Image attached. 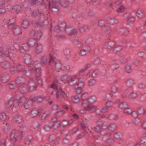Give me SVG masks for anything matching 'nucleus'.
<instances>
[{
	"instance_id": "41",
	"label": "nucleus",
	"mask_w": 146,
	"mask_h": 146,
	"mask_svg": "<svg viewBox=\"0 0 146 146\" xmlns=\"http://www.w3.org/2000/svg\"><path fill=\"white\" fill-rule=\"evenodd\" d=\"M135 20V18L133 17H130L128 20L127 22L129 24H130L133 23Z\"/></svg>"
},
{
	"instance_id": "26",
	"label": "nucleus",
	"mask_w": 146,
	"mask_h": 146,
	"mask_svg": "<svg viewBox=\"0 0 146 146\" xmlns=\"http://www.w3.org/2000/svg\"><path fill=\"white\" fill-rule=\"evenodd\" d=\"M108 21L111 24H113L116 23L117 20L115 19V18H111L108 19Z\"/></svg>"
},
{
	"instance_id": "54",
	"label": "nucleus",
	"mask_w": 146,
	"mask_h": 146,
	"mask_svg": "<svg viewBox=\"0 0 146 146\" xmlns=\"http://www.w3.org/2000/svg\"><path fill=\"white\" fill-rule=\"evenodd\" d=\"M108 109L106 107H104L101 109L100 111L102 112H105L107 111Z\"/></svg>"
},
{
	"instance_id": "1",
	"label": "nucleus",
	"mask_w": 146,
	"mask_h": 146,
	"mask_svg": "<svg viewBox=\"0 0 146 146\" xmlns=\"http://www.w3.org/2000/svg\"><path fill=\"white\" fill-rule=\"evenodd\" d=\"M38 1H32L31 2L30 9L33 8L32 13V15L34 17L38 16H44L42 10L40 9L41 6H38Z\"/></svg>"
},
{
	"instance_id": "45",
	"label": "nucleus",
	"mask_w": 146,
	"mask_h": 146,
	"mask_svg": "<svg viewBox=\"0 0 146 146\" xmlns=\"http://www.w3.org/2000/svg\"><path fill=\"white\" fill-rule=\"evenodd\" d=\"M88 94H83L82 95L81 98V99L83 100L86 99V100H87L86 99L87 97Z\"/></svg>"
},
{
	"instance_id": "11",
	"label": "nucleus",
	"mask_w": 146,
	"mask_h": 146,
	"mask_svg": "<svg viewBox=\"0 0 146 146\" xmlns=\"http://www.w3.org/2000/svg\"><path fill=\"white\" fill-rule=\"evenodd\" d=\"M9 78V75L6 73H3L1 75V79L3 83L7 82Z\"/></svg>"
},
{
	"instance_id": "57",
	"label": "nucleus",
	"mask_w": 146,
	"mask_h": 146,
	"mask_svg": "<svg viewBox=\"0 0 146 146\" xmlns=\"http://www.w3.org/2000/svg\"><path fill=\"white\" fill-rule=\"evenodd\" d=\"M98 73V71L97 70H95L92 74V76L93 77H95Z\"/></svg>"
},
{
	"instance_id": "21",
	"label": "nucleus",
	"mask_w": 146,
	"mask_h": 146,
	"mask_svg": "<svg viewBox=\"0 0 146 146\" xmlns=\"http://www.w3.org/2000/svg\"><path fill=\"white\" fill-rule=\"evenodd\" d=\"M116 128V125L114 123L111 124L109 125L108 128L109 130L112 131L115 130Z\"/></svg>"
},
{
	"instance_id": "46",
	"label": "nucleus",
	"mask_w": 146,
	"mask_h": 146,
	"mask_svg": "<svg viewBox=\"0 0 146 146\" xmlns=\"http://www.w3.org/2000/svg\"><path fill=\"white\" fill-rule=\"evenodd\" d=\"M140 142L143 144L146 143V137H144L141 138L140 140Z\"/></svg>"
},
{
	"instance_id": "12",
	"label": "nucleus",
	"mask_w": 146,
	"mask_h": 146,
	"mask_svg": "<svg viewBox=\"0 0 146 146\" xmlns=\"http://www.w3.org/2000/svg\"><path fill=\"white\" fill-rule=\"evenodd\" d=\"M13 33L15 35H18L21 33V29L19 26H15L13 29Z\"/></svg>"
},
{
	"instance_id": "31",
	"label": "nucleus",
	"mask_w": 146,
	"mask_h": 146,
	"mask_svg": "<svg viewBox=\"0 0 146 146\" xmlns=\"http://www.w3.org/2000/svg\"><path fill=\"white\" fill-rule=\"evenodd\" d=\"M25 102V99L24 98H23L20 101L18 102V105L20 106H22Z\"/></svg>"
},
{
	"instance_id": "39",
	"label": "nucleus",
	"mask_w": 146,
	"mask_h": 146,
	"mask_svg": "<svg viewBox=\"0 0 146 146\" xmlns=\"http://www.w3.org/2000/svg\"><path fill=\"white\" fill-rule=\"evenodd\" d=\"M63 113V111L62 110H60L57 112L55 113V115L56 116H60L62 115Z\"/></svg>"
},
{
	"instance_id": "38",
	"label": "nucleus",
	"mask_w": 146,
	"mask_h": 146,
	"mask_svg": "<svg viewBox=\"0 0 146 146\" xmlns=\"http://www.w3.org/2000/svg\"><path fill=\"white\" fill-rule=\"evenodd\" d=\"M132 112L131 109L129 108H128L127 109H125L124 110V112L128 114H130Z\"/></svg>"
},
{
	"instance_id": "30",
	"label": "nucleus",
	"mask_w": 146,
	"mask_h": 146,
	"mask_svg": "<svg viewBox=\"0 0 146 146\" xmlns=\"http://www.w3.org/2000/svg\"><path fill=\"white\" fill-rule=\"evenodd\" d=\"M15 23V19H9L8 23L9 25L10 26L14 24Z\"/></svg>"
},
{
	"instance_id": "13",
	"label": "nucleus",
	"mask_w": 146,
	"mask_h": 146,
	"mask_svg": "<svg viewBox=\"0 0 146 146\" xmlns=\"http://www.w3.org/2000/svg\"><path fill=\"white\" fill-rule=\"evenodd\" d=\"M90 66V65L89 64H88L84 68L79 70L78 71V76H81L84 74L85 73V71Z\"/></svg>"
},
{
	"instance_id": "50",
	"label": "nucleus",
	"mask_w": 146,
	"mask_h": 146,
	"mask_svg": "<svg viewBox=\"0 0 146 146\" xmlns=\"http://www.w3.org/2000/svg\"><path fill=\"white\" fill-rule=\"evenodd\" d=\"M117 91V88L115 86L113 87L111 89V92L112 93H115Z\"/></svg>"
},
{
	"instance_id": "59",
	"label": "nucleus",
	"mask_w": 146,
	"mask_h": 146,
	"mask_svg": "<svg viewBox=\"0 0 146 146\" xmlns=\"http://www.w3.org/2000/svg\"><path fill=\"white\" fill-rule=\"evenodd\" d=\"M54 135H52L51 136H50L49 138V140L50 141H52L54 139Z\"/></svg>"
},
{
	"instance_id": "44",
	"label": "nucleus",
	"mask_w": 146,
	"mask_h": 146,
	"mask_svg": "<svg viewBox=\"0 0 146 146\" xmlns=\"http://www.w3.org/2000/svg\"><path fill=\"white\" fill-rule=\"evenodd\" d=\"M121 49L122 48L121 46H117L115 48L114 50H113V52L115 53L116 51H119L121 50Z\"/></svg>"
},
{
	"instance_id": "36",
	"label": "nucleus",
	"mask_w": 146,
	"mask_h": 146,
	"mask_svg": "<svg viewBox=\"0 0 146 146\" xmlns=\"http://www.w3.org/2000/svg\"><path fill=\"white\" fill-rule=\"evenodd\" d=\"M103 28L104 30L107 32H108V31L110 32V27L106 25H105V26H104L103 27Z\"/></svg>"
},
{
	"instance_id": "16",
	"label": "nucleus",
	"mask_w": 146,
	"mask_h": 146,
	"mask_svg": "<svg viewBox=\"0 0 146 146\" xmlns=\"http://www.w3.org/2000/svg\"><path fill=\"white\" fill-rule=\"evenodd\" d=\"M29 21L28 20L26 19L23 22L22 26L24 28H27L29 27Z\"/></svg>"
},
{
	"instance_id": "52",
	"label": "nucleus",
	"mask_w": 146,
	"mask_h": 146,
	"mask_svg": "<svg viewBox=\"0 0 146 146\" xmlns=\"http://www.w3.org/2000/svg\"><path fill=\"white\" fill-rule=\"evenodd\" d=\"M86 123H85L84 122V121H83L81 123V126L84 129H85L87 127L85 125L86 124Z\"/></svg>"
},
{
	"instance_id": "19",
	"label": "nucleus",
	"mask_w": 146,
	"mask_h": 146,
	"mask_svg": "<svg viewBox=\"0 0 146 146\" xmlns=\"http://www.w3.org/2000/svg\"><path fill=\"white\" fill-rule=\"evenodd\" d=\"M28 50L26 44H24L21 46L19 48V50L21 52H24Z\"/></svg>"
},
{
	"instance_id": "33",
	"label": "nucleus",
	"mask_w": 146,
	"mask_h": 146,
	"mask_svg": "<svg viewBox=\"0 0 146 146\" xmlns=\"http://www.w3.org/2000/svg\"><path fill=\"white\" fill-rule=\"evenodd\" d=\"M35 69L36 72L37 73L36 74V77H38L40 76L41 75L40 69L38 68H35Z\"/></svg>"
},
{
	"instance_id": "17",
	"label": "nucleus",
	"mask_w": 146,
	"mask_h": 146,
	"mask_svg": "<svg viewBox=\"0 0 146 146\" xmlns=\"http://www.w3.org/2000/svg\"><path fill=\"white\" fill-rule=\"evenodd\" d=\"M42 50V46L41 44H37V46L35 48V52L36 54H38L41 53Z\"/></svg>"
},
{
	"instance_id": "42",
	"label": "nucleus",
	"mask_w": 146,
	"mask_h": 146,
	"mask_svg": "<svg viewBox=\"0 0 146 146\" xmlns=\"http://www.w3.org/2000/svg\"><path fill=\"white\" fill-rule=\"evenodd\" d=\"M70 68V67L69 65H68V66H64L63 65L62 66V70L65 71H68L69 70Z\"/></svg>"
},
{
	"instance_id": "49",
	"label": "nucleus",
	"mask_w": 146,
	"mask_h": 146,
	"mask_svg": "<svg viewBox=\"0 0 146 146\" xmlns=\"http://www.w3.org/2000/svg\"><path fill=\"white\" fill-rule=\"evenodd\" d=\"M95 80L94 79H91L88 82V84L90 86H91L94 84Z\"/></svg>"
},
{
	"instance_id": "29",
	"label": "nucleus",
	"mask_w": 146,
	"mask_h": 146,
	"mask_svg": "<svg viewBox=\"0 0 146 146\" xmlns=\"http://www.w3.org/2000/svg\"><path fill=\"white\" fill-rule=\"evenodd\" d=\"M22 119V117L20 116L18 117H15L14 120L16 123H18L21 121Z\"/></svg>"
},
{
	"instance_id": "6",
	"label": "nucleus",
	"mask_w": 146,
	"mask_h": 146,
	"mask_svg": "<svg viewBox=\"0 0 146 146\" xmlns=\"http://www.w3.org/2000/svg\"><path fill=\"white\" fill-rule=\"evenodd\" d=\"M96 101V98L94 96H92L90 97L88 100H85L83 102L82 104V106L84 107H86V105H87L88 103H93Z\"/></svg>"
},
{
	"instance_id": "5",
	"label": "nucleus",
	"mask_w": 146,
	"mask_h": 146,
	"mask_svg": "<svg viewBox=\"0 0 146 146\" xmlns=\"http://www.w3.org/2000/svg\"><path fill=\"white\" fill-rule=\"evenodd\" d=\"M60 124V122L59 121H57L55 122L52 126V125L50 123H48L46 125L45 129L47 131H49L51 127L53 128L54 129H56L58 127Z\"/></svg>"
},
{
	"instance_id": "61",
	"label": "nucleus",
	"mask_w": 146,
	"mask_h": 146,
	"mask_svg": "<svg viewBox=\"0 0 146 146\" xmlns=\"http://www.w3.org/2000/svg\"><path fill=\"white\" fill-rule=\"evenodd\" d=\"M36 78L37 82L39 84H40L42 82L41 80L38 77Z\"/></svg>"
},
{
	"instance_id": "62",
	"label": "nucleus",
	"mask_w": 146,
	"mask_h": 146,
	"mask_svg": "<svg viewBox=\"0 0 146 146\" xmlns=\"http://www.w3.org/2000/svg\"><path fill=\"white\" fill-rule=\"evenodd\" d=\"M95 130L97 132H99L100 130V129L99 127L98 126H96L94 128Z\"/></svg>"
},
{
	"instance_id": "14",
	"label": "nucleus",
	"mask_w": 146,
	"mask_h": 146,
	"mask_svg": "<svg viewBox=\"0 0 146 146\" xmlns=\"http://www.w3.org/2000/svg\"><path fill=\"white\" fill-rule=\"evenodd\" d=\"M8 8V9H9V7H11L10 10H14L16 12L18 13L21 10V7L19 5H16L15 6L10 7L7 6Z\"/></svg>"
},
{
	"instance_id": "8",
	"label": "nucleus",
	"mask_w": 146,
	"mask_h": 146,
	"mask_svg": "<svg viewBox=\"0 0 146 146\" xmlns=\"http://www.w3.org/2000/svg\"><path fill=\"white\" fill-rule=\"evenodd\" d=\"M90 50V48L88 45L85 46H82L81 49L80 50V52L81 55H84L88 52Z\"/></svg>"
},
{
	"instance_id": "24",
	"label": "nucleus",
	"mask_w": 146,
	"mask_h": 146,
	"mask_svg": "<svg viewBox=\"0 0 146 146\" xmlns=\"http://www.w3.org/2000/svg\"><path fill=\"white\" fill-rule=\"evenodd\" d=\"M71 100L74 103H76L78 102L80 100L77 96H74L71 98Z\"/></svg>"
},
{
	"instance_id": "4",
	"label": "nucleus",
	"mask_w": 146,
	"mask_h": 146,
	"mask_svg": "<svg viewBox=\"0 0 146 146\" xmlns=\"http://www.w3.org/2000/svg\"><path fill=\"white\" fill-rule=\"evenodd\" d=\"M78 76V75H74L70 77L67 80V82L70 85H73L78 81L77 78Z\"/></svg>"
},
{
	"instance_id": "34",
	"label": "nucleus",
	"mask_w": 146,
	"mask_h": 146,
	"mask_svg": "<svg viewBox=\"0 0 146 146\" xmlns=\"http://www.w3.org/2000/svg\"><path fill=\"white\" fill-rule=\"evenodd\" d=\"M49 115V113L48 111H46L42 115V119H44L47 117Z\"/></svg>"
},
{
	"instance_id": "47",
	"label": "nucleus",
	"mask_w": 146,
	"mask_h": 146,
	"mask_svg": "<svg viewBox=\"0 0 146 146\" xmlns=\"http://www.w3.org/2000/svg\"><path fill=\"white\" fill-rule=\"evenodd\" d=\"M125 70L128 73L130 72L131 70L130 66L129 65H126L125 68Z\"/></svg>"
},
{
	"instance_id": "51",
	"label": "nucleus",
	"mask_w": 146,
	"mask_h": 146,
	"mask_svg": "<svg viewBox=\"0 0 146 146\" xmlns=\"http://www.w3.org/2000/svg\"><path fill=\"white\" fill-rule=\"evenodd\" d=\"M54 59L53 58V56H51L49 59V63L50 64H54Z\"/></svg>"
},
{
	"instance_id": "60",
	"label": "nucleus",
	"mask_w": 146,
	"mask_h": 146,
	"mask_svg": "<svg viewBox=\"0 0 146 146\" xmlns=\"http://www.w3.org/2000/svg\"><path fill=\"white\" fill-rule=\"evenodd\" d=\"M131 114L134 117H137L138 115V114H137L136 112L135 111H133L132 112H131Z\"/></svg>"
},
{
	"instance_id": "7",
	"label": "nucleus",
	"mask_w": 146,
	"mask_h": 146,
	"mask_svg": "<svg viewBox=\"0 0 146 146\" xmlns=\"http://www.w3.org/2000/svg\"><path fill=\"white\" fill-rule=\"evenodd\" d=\"M41 111V109L40 108H35L30 113V117L31 118H33L37 115Z\"/></svg>"
},
{
	"instance_id": "27",
	"label": "nucleus",
	"mask_w": 146,
	"mask_h": 146,
	"mask_svg": "<svg viewBox=\"0 0 146 146\" xmlns=\"http://www.w3.org/2000/svg\"><path fill=\"white\" fill-rule=\"evenodd\" d=\"M47 59V58L46 56H43L41 58V61L43 64H44L46 62Z\"/></svg>"
},
{
	"instance_id": "35",
	"label": "nucleus",
	"mask_w": 146,
	"mask_h": 146,
	"mask_svg": "<svg viewBox=\"0 0 146 146\" xmlns=\"http://www.w3.org/2000/svg\"><path fill=\"white\" fill-rule=\"evenodd\" d=\"M105 21L104 20L100 21L99 22V26L103 27L104 26H105Z\"/></svg>"
},
{
	"instance_id": "20",
	"label": "nucleus",
	"mask_w": 146,
	"mask_h": 146,
	"mask_svg": "<svg viewBox=\"0 0 146 146\" xmlns=\"http://www.w3.org/2000/svg\"><path fill=\"white\" fill-rule=\"evenodd\" d=\"M127 106V104L126 102H122L120 103L119 105V108L121 109H125Z\"/></svg>"
},
{
	"instance_id": "23",
	"label": "nucleus",
	"mask_w": 146,
	"mask_h": 146,
	"mask_svg": "<svg viewBox=\"0 0 146 146\" xmlns=\"http://www.w3.org/2000/svg\"><path fill=\"white\" fill-rule=\"evenodd\" d=\"M32 139V137L31 135L28 136L25 139V143L26 144H29L31 141Z\"/></svg>"
},
{
	"instance_id": "3",
	"label": "nucleus",
	"mask_w": 146,
	"mask_h": 146,
	"mask_svg": "<svg viewBox=\"0 0 146 146\" xmlns=\"http://www.w3.org/2000/svg\"><path fill=\"white\" fill-rule=\"evenodd\" d=\"M84 85V83L80 82L76 84L73 86L75 89L74 91L76 94H80L82 92V87Z\"/></svg>"
},
{
	"instance_id": "43",
	"label": "nucleus",
	"mask_w": 146,
	"mask_h": 146,
	"mask_svg": "<svg viewBox=\"0 0 146 146\" xmlns=\"http://www.w3.org/2000/svg\"><path fill=\"white\" fill-rule=\"evenodd\" d=\"M10 137L11 140H12L13 141H16V139L14 137V135L13 133L12 132L10 135Z\"/></svg>"
},
{
	"instance_id": "53",
	"label": "nucleus",
	"mask_w": 146,
	"mask_h": 146,
	"mask_svg": "<svg viewBox=\"0 0 146 146\" xmlns=\"http://www.w3.org/2000/svg\"><path fill=\"white\" fill-rule=\"evenodd\" d=\"M106 105L107 106L110 107L113 105V103L110 102H106Z\"/></svg>"
},
{
	"instance_id": "64",
	"label": "nucleus",
	"mask_w": 146,
	"mask_h": 146,
	"mask_svg": "<svg viewBox=\"0 0 146 146\" xmlns=\"http://www.w3.org/2000/svg\"><path fill=\"white\" fill-rule=\"evenodd\" d=\"M141 36L146 39V33L143 32L142 33Z\"/></svg>"
},
{
	"instance_id": "58",
	"label": "nucleus",
	"mask_w": 146,
	"mask_h": 146,
	"mask_svg": "<svg viewBox=\"0 0 146 146\" xmlns=\"http://www.w3.org/2000/svg\"><path fill=\"white\" fill-rule=\"evenodd\" d=\"M5 141L4 140H3L0 142V146H5Z\"/></svg>"
},
{
	"instance_id": "28",
	"label": "nucleus",
	"mask_w": 146,
	"mask_h": 146,
	"mask_svg": "<svg viewBox=\"0 0 146 146\" xmlns=\"http://www.w3.org/2000/svg\"><path fill=\"white\" fill-rule=\"evenodd\" d=\"M133 123L135 125H139L140 123V120L139 118H137L134 119Z\"/></svg>"
},
{
	"instance_id": "56",
	"label": "nucleus",
	"mask_w": 146,
	"mask_h": 146,
	"mask_svg": "<svg viewBox=\"0 0 146 146\" xmlns=\"http://www.w3.org/2000/svg\"><path fill=\"white\" fill-rule=\"evenodd\" d=\"M41 36V33L40 32H39L36 35V39L38 40L39 39Z\"/></svg>"
},
{
	"instance_id": "63",
	"label": "nucleus",
	"mask_w": 146,
	"mask_h": 146,
	"mask_svg": "<svg viewBox=\"0 0 146 146\" xmlns=\"http://www.w3.org/2000/svg\"><path fill=\"white\" fill-rule=\"evenodd\" d=\"M142 126L145 129H146V121L144 122L142 125Z\"/></svg>"
},
{
	"instance_id": "22",
	"label": "nucleus",
	"mask_w": 146,
	"mask_h": 146,
	"mask_svg": "<svg viewBox=\"0 0 146 146\" xmlns=\"http://www.w3.org/2000/svg\"><path fill=\"white\" fill-rule=\"evenodd\" d=\"M9 66V63L7 61H4L1 63V66L2 68L6 69Z\"/></svg>"
},
{
	"instance_id": "18",
	"label": "nucleus",
	"mask_w": 146,
	"mask_h": 146,
	"mask_svg": "<svg viewBox=\"0 0 146 146\" xmlns=\"http://www.w3.org/2000/svg\"><path fill=\"white\" fill-rule=\"evenodd\" d=\"M36 42V40L35 39L29 40L28 42L27 45L29 47H32L34 46Z\"/></svg>"
},
{
	"instance_id": "48",
	"label": "nucleus",
	"mask_w": 146,
	"mask_h": 146,
	"mask_svg": "<svg viewBox=\"0 0 146 146\" xmlns=\"http://www.w3.org/2000/svg\"><path fill=\"white\" fill-rule=\"evenodd\" d=\"M60 0H53L52 1V3L53 5L54 6L55 5V4H60V3L59 1Z\"/></svg>"
},
{
	"instance_id": "15",
	"label": "nucleus",
	"mask_w": 146,
	"mask_h": 146,
	"mask_svg": "<svg viewBox=\"0 0 146 146\" xmlns=\"http://www.w3.org/2000/svg\"><path fill=\"white\" fill-rule=\"evenodd\" d=\"M15 102V100L13 98H11L8 101L5 103V105L6 107L7 108H9Z\"/></svg>"
},
{
	"instance_id": "37",
	"label": "nucleus",
	"mask_w": 146,
	"mask_h": 146,
	"mask_svg": "<svg viewBox=\"0 0 146 146\" xmlns=\"http://www.w3.org/2000/svg\"><path fill=\"white\" fill-rule=\"evenodd\" d=\"M124 9V7L122 5L117 10V12L118 13H121L123 11Z\"/></svg>"
},
{
	"instance_id": "40",
	"label": "nucleus",
	"mask_w": 146,
	"mask_h": 146,
	"mask_svg": "<svg viewBox=\"0 0 146 146\" xmlns=\"http://www.w3.org/2000/svg\"><path fill=\"white\" fill-rule=\"evenodd\" d=\"M89 109L91 112H93L96 110V107L92 105H91L89 106Z\"/></svg>"
},
{
	"instance_id": "9",
	"label": "nucleus",
	"mask_w": 146,
	"mask_h": 146,
	"mask_svg": "<svg viewBox=\"0 0 146 146\" xmlns=\"http://www.w3.org/2000/svg\"><path fill=\"white\" fill-rule=\"evenodd\" d=\"M65 27V24L63 23L61 24H58V26L55 27L54 31L56 32H59L61 29H64Z\"/></svg>"
},
{
	"instance_id": "32",
	"label": "nucleus",
	"mask_w": 146,
	"mask_h": 146,
	"mask_svg": "<svg viewBox=\"0 0 146 146\" xmlns=\"http://www.w3.org/2000/svg\"><path fill=\"white\" fill-rule=\"evenodd\" d=\"M137 96V94L135 92L131 94L129 96V98H136Z\"/></svg>"
},
{
	"instance_id": "25",
	"label": "nucleus",
	"mask_w": 146,
	"mask_h": 146,
	"mask_svg": "<svg viewBox=\"0 0 146 146\" xmlns=\"http://www.w3.org/2000/svg\"><path fill=\"white\" fill-rule=\"evenodd\" d=\"M138 115H143L144 109L143 108H139L137 110Z\"/></svg>"
},
{
	"instance_id": "55",
	"label": "nucleus",
	"mask_w": 146,
	"mask_h": 146,
	"mask_svg": "<svg viewBox=\"0 0 146 146\" xmlns=\"http://www.w3.org/2000/svg\"><path fill=\"white\" fill-rule=\"evenodd\" d=\"M58 108V105H54L52 106V108H51V109L52 110H54L57 109Z\"/></svg>"
},
{
	"instance_id": "10",
	"label": "nucleus",
	"mask_w": 146,
	"mask_h": 146,
	"mask_svg": "<svg viewBox=\"0 0 146 146\" xmlns=\"http://www.w3.org/2000/svg\"><path fill=\"white\" fill-rule=\"evenodd\" d=\"M55 65L56 69L57 71L59 72V70H62V66H63V65L62 64L61 61H56L55 63Z\"/></svg>"
},
{
	"instance_id": "2",
	"label": "nucleus",
	"mask_w": 146,
	"mask_h": 146,
	"mask_svg": "<svg viewBox=\"0 0 146 146\" xmlns=\"http://www.w3.org/2000/svg\"><path fill=\"white\" fill-rule=\"evenodd\" d=\"M51 87L56 92V98L58 99L59 98L60 95L62 98V101H64L66 99L64 98V95H65V92L62 90L60 88L57 86L55 84H52Z\"/></svg>"
}]
</instances>
